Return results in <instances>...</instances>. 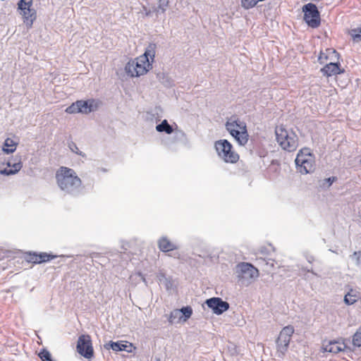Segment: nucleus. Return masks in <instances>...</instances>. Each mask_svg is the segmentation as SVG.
Instances as JSON below:
<instances>
[{
  "label": "nucleus",
  "instance_id": "obj_1",
  "mask_svg": "<svg viewBox=\"0 0 361 361\" xmlns=\"http://www.w3.org/2000/svg\"><path fill=\"white\" fill-rule=\"evenodd\" d=\"M56 179L59 188L66 194L77 196L82 192V181L72 169L61 166L56 173Z\"/></svg>",
  "mask_w": 361,
  "mask_h": 361
},
{
  "label": "nucleus",
  "instance_id": "obj_2",
  "mask_svg": "<svg viewBox=\"0 0 361 361\" xmlns=\"http://www.w3.org/2000/svg\"><path fill=\"white\" fill-rule=\"evenodd\" d=\"M226 129L240 146H245L249 140L246 123L235 116H231L226 123Z\"/></svg>",
  "mask_w": 361,
  "mask_h": 361
},
{
  "label": "nucleus",
  "instance_id": "obj_3",
  "mask_svg": "<svg viewBox=\"0 0 361 361\" xmlns=\"http://www.w3.org/2000/svg\"><path fill=\"white\" fill-rule=\"evenodd\" d=\"M276 141L281 148L289 152H294L298 147V137L294 131L288 130L283 126L276 128Z\"/></svg>",
  "mask_w": 361,
  "mask_h": 361
},
{
  "label": "nucleus",
  "instance_id": "obj_4",
  "mask_svg": "<svg viewBox=\"0 0 361 361\" xmlns=\"http://www.w3.org/2000/svg\"><path fill=\"white\" fill-rule=\"evenodd\" d=\"M156 44L150 43L145 53L133 60L135 66V76L139 77L147 73L152 68V62L155 56Z\"/></svg>",
  "mask_w": 361,
  "mask_h": 361
},
{
  "label": "nucleus",
  "instance_id": "obj_5",
  "mask_svg": "<svg viewBox=\"0 0 361 361\" xmlns=\"http://www.w3.org/2000/svg\"><path fill=\"white\" fill-rule=\"evenodd\" d=\"M214 147L218 155L226 162L235 163L238 161V154L233 151V145L227 140L216 141Z\"/></svg>",
  "mask_w": 361,
  "mask_h": 361
},
{
  "label": "nucleus",
  "instance_id": "obj_6",
  "mask_svg": "<svg viewBox=\"0 0 361 361\" xmlns=\"http://www.w3.org/2000/svg\"><path fill=\"white\" fill-rule=\"evenodd\" d=\"M302 11L304 13L303 20L312 28H317L321 24L320 12L316 4L310 2L305 4Z\"/></svg>",
  "mask_w": 361,
  "mask_h": 361
},
{
  "label": "nucleus",
  "instance_id": "obj_7",
  "mask_svg": "<svg viewBox=\"0 0 361 361\" xmlns=\"http://www.w3.org/2000/svg\"><path fill=\"white\" fill-rule=\"evenodd\" d=\"M294 327L288 325L282 329L276 341L278 357H283L287 352L291 337L294 334Z\"/></svg>",
  "mask_w": 361,
  "mask_h": 361
},
{
  "label": "nucleus",
  "instance_id": "obj_8",
  "mask_svg": "<svg viewBox=\"0 0 361 361\" xmlns=\"http://www.w3.org/2000/svg\"><path fill=\"white\" fill-rule=\"evenodd\" d=\"M77 352L83 357L91 360L94 357L92 341L89 334H81L76 345Z\"/></svg>",
  "mask_w": 361,
  "mask_h": 361
},
{
  "label": "nucleus",
  "instance_id": "obj_9",
  "mask_svg": "<svg viewBox=\"0 0 361 361\" xmlns=\"http://www.w3.org/2000/svg\"><path fill=\"white\" fill-rule=\"evenodd\" d=\"M236 273L239 279H253L259 275L258 269L247 262H240L237 264Z\"/></svg>",
  "mask_w": 361,
  "mask_h": 361
},
{
  "label": "nucleus",
  "instance_id": "obj_10",
  "mask_svg": "<svg viewBox=\"0 0 361 361\" xmlns=\"http://www.w3.org/2000/svg\"><path fill=\"white\" fill-rule=\"evenodd\" d=\"M205 304L216 315L222 314L230 307L228 302L223 300L222 298L219 297H213L206 300Z\"/></svg>",
  "mask_w": 361,
  "mask_h": 361
},
{
  "label": "nucleus",
  "instance_id": "obj_11",
  "mask_svg": "<svg viewBox=\"0 0 361 361\" xmlns=\"http://www.w3.org/2000/svg\"><path fill=\"white\" fill-rule=\"evenodd\" d=\"M347 345L343 338L324 340L322 342V350L323 352H328L334 354L344 351Z\"/></svg>",
  "mask_w": 361,
  "mask_h": 361
},
{
  "label": "nucleus",
  "instance_id": "obj_12",
  "mask_svg": "<svg viewBox=\"0 0 361 361\" xmlns=\"http://www.w3.org/2000/svg\"><path fill=\"white\" fill-rule=\"evenodd\" d=\"M7 167L0 169V173L4 176L16 174L23 167L20 155H16L10 158L6 162Z\"/></svg>",
  "mask_w": 361,
  "mask_h": 361
},
{
  "label": "nucleus",
  "instance_id": "obj_13",
  "mask_svg": "<svg viewBox=\"0 0 361 361\" xmlns=\"http://www.w3.org/2000/svg\"><path fill=\"white\" fill-rule=\"evenodd\" d=\"M19 13L23 16V23L25 24L27 29L32 27L33 22L37 18V12L32 8V6H22L21 8H18Z\"/></svg>",
  "mask_w": 361,
  "mask_h": 361
},
{
  "label": "nucleus",
  "instance_id": "obj_14",
  "mask_svg": "<svg viewBox=\"0 0 361 361\" xmlns=\"http://www.w3.org/2000/svg\"><path fill=\"white\" fill-rule=\"evenodd\" d=\"M295 162L298 170L302 174L312 173L314 170V158L302 159L300 155H297Z\"/></svg>",
  "mask_w": 361,
  "mask_h": 361
},
{
  "label": "nucleus",
  "instance_id": "obj_15",
  "mask_svg": "<svg viewBox=\"0 0 361 361\" xmlns=\"http://www.w3.org/2000/svg\"><path fill=\"white\" fill-rule=\"evenodd\" d=\"M321 72L324 75L330 77L332 75H337L345 72V70L341 68V63L339 61L332 62L326 63L322 68Z\"/></svg>",
  "mask_w": 361,
  "mask_h": 361
},
{
  "label": "nucleus",
  "instance_id": "obj_16",
  "mask_svg": "<svg viewBox=\"0 0 361 361\" xmlns=\"http://www.w3.org/2000/svg\"><path fill=\"white\" fill-rule=\"evenodd\" d=\"M80 113L87 114L95 111L99 108V102L94 99L87 100H78Z\"/></svg>",
  "mask_w": 361,
  "mask_h": 361
},
{
  "label": "nucleus",
  "instance_id": "obj_17",
  "mask_svg": "<svg viewBox=\"0 0 361 361\" xmlns=\"http://www.w3.org/2000/svg\"><path fill=\"white\" fill-rule=\"evenodd\" d=\"M132 344H130V345H126V343H123V341H110L109 343H106L104 345V348L106 349V350H113L114 351H116V352H119V351H126V352H131V347H132Z\"/></svg>",
  "mask_w": 361,
  "mask_h": 361
},
{
  "label": "nucleus",
  "instance_id": "obj_18",
  "mask_svg": "<svg viewBox=\"0 0 361 361\" xmlns=\"http://www.w3.org/2000/svg\"><path fill=\"white\" fill-rule=\"evenodd\" d=\"M340 57L339 53L334 49H326V52H320V54L318 57V61L320 64L324 63L326 61L331 60L334 61L335 59L338 60Z\"/></svg>",
  "mask_w": 361,
  "mask_h": 361
},
{
  "label": "nucleus",
  "instance_id": "obj_19",
  "mask_svg": "<svg viewBox=\"0 0 361 361\" xmlns=\"http://www.w3.org/2000/svg\"><path fill=\"white\" fill-rule=\"evenodd\" d=\"M158 247L163 252H168L178 249V246L171 243L166 236H162L158 240Z\"/></svg>",
  "mask_w": 361,
  "mask_h": 361
},
{
  "label": "nucleus",
  "instance_id": "obj_20",
  "mask_svg": "<svg viewBox=\"0 0 361 361\" xmlns=\"http://www.w3.org/2000/svg\"><path fill=\"white\" fill-rule=\"evenodd\" d=\"M157 277L167 291H171L176 288V285L171 276H167L164 273L160 272Z\"/></svg>",
  "mask_w": 361,
  "mask_h": 361
},
{
  "label": "nucleus",
  "instance_id": "obj_21",
  "mask_svg": "<svg viewBox=\"0 0 361 361\" xmlns=\"http://www.w3.org/2000/svg\"><path fill=\"white\" fill-rule=\"evenodd\" d=\"M156 130L159 133H165L166 134L170 135L174 131V128L172 125H170L167 120H163L159 124L156 126Z\"/></svg>",
  "mask_w": 361,
  "mask_h": 361
},
{
  "label": "nucleus",
  "instance_id": "obj_22",
  "mask_svg": "<svg viewBox=\"0 0 361 361\" xmlns=\"http://www.w3.org/2000/svg\"><path fill=\"white\" fill-rule=\"evenodd\" d=\"M17 145V142H14L11 138L8 137L4 142L2 150L7 154L13 153L16 149Z\"/></svg>",
  "mask_w": 361,
  "mask_h": 361
},
{
  "label": "nucleus",
  "instance_id": "obj_23",
  "mask_svg": "<svg viewBox=\"0 0 361 361\" xmlns=\"http://www.w3.org/2000/svg\"><path fill=\"white\" fill-rule=\"evenodd\" d=\"M358 298L359 296L356 291L351 289L349 292H348L347 294L345 295L343 301L346 305H351L355 304L357 301Z\"/></svg>",
  "mask_w": 361,
  "mask_h": 361
},
{
  "label": "nucleus",
  "instance_id": "obj_24",
  "mask_svg": "<svg viewBox=\"0 0 361 361\" xmlns=\"http://www.w3.org/2000/svg\"><path fill=\"white\" fill-rule=\"evenodd\" d=\"M178 311L179 314L180 313L182 314V316L180 317L179 319H183L184 322L190 319L192 314V309L190 306L188 305L182 307L180 309H178Z\"/></svg>",
  "mask_w": 361,
  "mask_h": 361
},
{
  "label": "nucleus",
  "instance_id": "obj_25",
  "mask_svg": "<svg viewBox=\"0 0 361 361\" xmlns=\"http://www.w3.org/2000/svg\"><path fill=\"white\" fill-rule=\"evenodd\" d=\"M39 263H44L49 262L51 259H54L57 257V255H53L52 253H47V252H39L37 253Z\"/></svg>",
  "mask_w": 361,
  "mask_h": 361
},
{
  "label": "nucleus",
  "instance_id": "obj_26",
  "mask_svg": "<svg viewBox=\"0 0 361 361\" xmlns=\"http://www.w3.org/2000/svg\"><path fill=\"white\" fill-rule=\"evenodd\" d=\"M262 1L261 0H241V6L245 9L249 10L254 8L258 2Z\"/></svg>",
  "mask_w": 361,
  "mask_h": 361
},
{
  "label": "nucleus",
  "instance_id": "obj_27",
  "mask_svg": "<svg viewBox=\"0 0 361 361\" xmlns=\"http://www.w3.org/2000/svg\"><path fill=\"white\" fill-rule=\"evenodd\" d=\"M125 71L126 72V73L130 76V77H136L135 76V63L133 62V61H130L129 62H128L126 66H125Z\"/></svg>",
  "mask_w": 361,
  "mask_h": 361
},
{
  "label": "nucleus",
  "instance_id": "obj_28",
  "mask_svg": "<svg viewBox=\"0 0 361 361\" xmlns=\"http://www.w3.org/2000/svg\"><path fill=\"white\" fill-rule=\"evenodd\" d=\"M38 356L42 361H55L52 359L50 352L45 348H43L39 351Z\"/></svg>",
  "mask_w": 361,
  "mask_h": 361
},
{
  "label": "nucleus",
  "instance_id": "obj_29",
  "mask_svg": "<svg viewBox=\"0 0 361 361\" xmlns=\"http://www.w3.org/2000/svg\"><path fill=\"white\" fill-rule=\"evenodd\" d=\"M349 34L354 42H359L361 41V27L352 29Z\"/></svg>",
  "mask_w": 361,
  "mask_h": 361
},
{
  "label": "nucleus",
  "instance_id": "obj_30",
  "mask_svg": "<svg viewBox=\"0 0 361 361\" xmlns=\"http://www.w3.org/2000/svg\"><path fill=\"white\" fill-rule=\"evenodd\" d=\"M353 344L355 347L361 346V326L353 336Z\"/></svg>",
  "mask_w": 361,
  "mask_h": 361
},
{
  "label": "nucleus",
  "instance_id": "obj_31",
  "mask_svg": "<svg viewBox=\"0 0 361 361\" xmlns=\"http://www.w3.org/2000/svg\"><path fill=\"white\" fill-rule=\"evenodd\" d=\"M68 147L73 152L80 155L82 157H85V154L78 149L77 145L74 142H70L68 143Z\"/></svg>",
  "mask_w": 361,
  "mask_h": 361
},
{
  "label": "nucleus",
  "instance_id": "obj_32",
  "mask_svg": "<svg viewBox=\"0 0 361 361\" xmlns=\"http://www.w3.org/2000/svg\"><path fill=\"white\" fill-rule=\"evenodd\" d=\"M80 109H79L78 102L76 101L75 102H73L71 106L67 107L66 111L68 114H76L80 113Z\"/></svg>",
  "mask_w": 361,
  "mask_h": 361
},
{
  "label": "nucleus",
  "instance_id": "obj_33",
  "mask_svg": "<svg viewBox=\"0 0 361 361\" xmlns=\"http://www.w3.org/2000/svg\"><path fill=\"white\" fill-rule=\"evenodd\" d=\"M169 4V0H158V9L161 11V13H165Z\"/></svg>",
  "mask_w": 361,
  "mask_h": 361
},
{
  "label": "nucleus",
  "instance_id": "obj_34",
  "mask_svg": "<svg viewBox=\"0 0 361 361\" xmlns=\"http://www.w3.org/2000/svg\"><path fill=\"white\" fill-rule=\"evenodd\" d=\"M27 261L33 264H39L37 252H30L27 253Z\"/></svg>",
  "mask_w": 361,
  "mask_h": 361
},
{
  "label": "nucleus",
  "instance_id": "obj_35",
  "mask_svg": "<svg viewBox=\"0 0 361 361\" xmlns=\"http://www.w3.org/2000/svg\"><path fill=\"white\" fill-rule=\"evenodd\" d=\"M33 0H19L17 5L18 8H21L22 6H32Z\"/></svg>",
  "mask_w": 361,
  "mask_h": 361
},
{
  "label": "nucleus",
  "instance_id": "obj_36",
  "mask_svg": "<svg viewBox=\"0 0 361 361\" xmlns=\"http://www.w3.org/2000/svg\"><path fill=\"white\" fill-rule=\"evenodd\" d=\"M297 155H300V158L302 156H313L312 153L311 152V149L308 147H304L301 149Z\"/></svg>",
  "mask_w": 361,
  "mask_h": 361
},
{
  "label": "nucleus",
  "instance_id": "obj_37",
  "mask_svg": "<svg viewBox=\"0 0 361 361\" xmlns=\"http://www.w3.org/2000/svg\"><path fill=\"white\" fill-rule=\"evenodd\" d=\"M178 310H175L173 311H172L169 317V322L171 323V324H173L175 322V319L178 317Z\"/></svg>",
  "mask_w": 361,
  "mask_h": 361
},
{
  "label": "nucleus",
  "instance_id": "obj_38",
  "mask_svg": "<svg viewBox=\"0 0 361 361\" xmlns=\"http://www.w3.org/2000/svg\"><path fill=\"white\" fill-rule=\"evenodd\" d=\"M337 180V177L336 176H331L327 178H325L324 181L327 184L328 187H330L334 182H335Z\"/></svg>",
  "mask_w": 361,
  "mask_h": 361
},
{
  "label": "nucleus",
  "instance_id": "obj_39",
  "mask_svg": "<svg viewBox=\"0 0 361 361\" xmlns=\"http://www.w3.org/2000/svg\"><path fill=\"white\" fill-rule=\"evenodd\" d=\"M153 13L155 14L156 18H157L159 14H161V11L158 9V5L157 6H153L150 8Z\"/></svg>",
  "mask_w": 361,
  "mask_h": 361
},
{
  "label": "nucleus",
  "instance_id": "obj_40",
  "mask_svg": "<svg viewBox=\"0 0 361 361\" xmlns=\"http://www.w3.org/2000/svg\"><path fill=\"white\" fill-rule=\"evenodd\" d=\"M353 255L356 257L357 264H361V251L355 252Z\"/></svg>",
  "mask_w": 361,
  "mask_h": 361
},
{
  "label": "nucleus",
  "instance_id": "obj_41",
  "mask_svg": "<svg viewBox=\"0 0 361 361\" xmlns=\"http://www.w3.org/2000/svg\"><path fill=\"white\" fill-rule=\"evenodd\" d=\"M305 257L307 261L310 264H312L314 261V257L312 255L305 253Z\"/></svg>",
  "mask_w": 361,
  "mask_h": 361
},
{
  "label": "nucleus",
  "instance_id": "obj_42",
  "mask_svg": "<svg viewBox=\"0 0 361 361\" xmlns=\"http://www.w3.org/2000/svg\"><path fill=\"white\" fill-rule=\"evenodd\" d=\"M260 252L262 255H269V250L267 247H261L260 248Z\"/></svg>",
  "mask_w": 361,
  "mask_h": 361
},
{
  "label": "nucleus",
  "instance_id": "obj_43",
  "mask_svg": "<svg viewBox=\"0 0 361 361\" xmlns=\"http://www.w3.org/2000/svg\"><path fill=\"white\" fill-rule=\"evenodd\" d=\"M144 10L145 11L146 16H149H149H153L154 13H152L151 9H148L147 10L145 7H144Z\"/></svg>",
  "mask_w": 361,
  "mask_h": 361
},
{
  "label": "nucleus",
  "instance_id": "obj_44",
  "mask_svg": "<svg viewBox=\"0 0 361 361\" xmlns=\"http://www.w3.org/2000/svg\"><path fill=\"white\" fill-rule=\"evenodd\" d=\"M301 269L304 271L310 272L314 275H317V274L312 269H308L307 267H302Z\"/></svg>",
  "mask_w": 361,
  "mask_h": 361
},
{
  "label": "nucleus",
  "instance_id": "obj_45",
  "mask_svg": "<svg viewBox=\"0 0 361 361\" xmlns=\"http://www.w3.org/2000/svg\"><path fill=\"white\" fill-rule=\"evenodd\" d=\"M309 158H314V156H302V159H309Z\"/></svg>",
  "mask_w": 361,
  "mask_h": 361
},
{
  "label": "nucleus",
  "instance_id": "obj_46",
  "mask_svg": "<svg viewBox=\"0 0 361 361\" xmlns=\"http://www.w3.org/2000/svg\"><path fill=\"white\" fill-rule=\"evenodd\" d=\"M178 133L181 134V135H184L183 132L180 131V130H176V134L178 135Z\"/></svg>",
  "mask_w": 361,
  "mask_h": 361
},
{
  "label": "nucleus",
  "instance_id": "obj_47",
  "mask_svg": "<svg viewBox=\"0 0 361 361\" xmlns=\"http://www.w3.org/2000/svg\"><path fill=\"white\" fill-rule=\"evenodd\" d=\"M271 249L274 251V247L270 245Z\"/></svg>",
  "mask_w": 361,
  "mask_h": 361
}]
</instances>
